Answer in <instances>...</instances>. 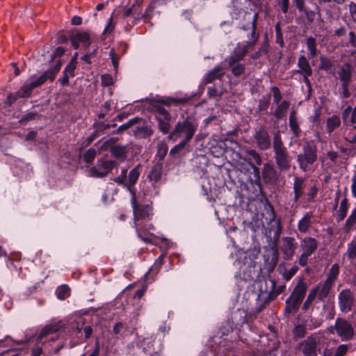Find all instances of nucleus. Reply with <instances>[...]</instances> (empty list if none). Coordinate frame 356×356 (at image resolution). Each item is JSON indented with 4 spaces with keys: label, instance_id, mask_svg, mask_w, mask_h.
Masks as SVG:
<instances>
[{
    "label": "nucleus",
    "instance_id": "f257e3e1",
    "mask_svg": "<svg viewBox=\"0 0 356 356\" xmlns=\"http://www.w3.org/2000/svg\"><path fill=\"white\" fill-rule=\"evenodd\" d=\"M197 128V124L189 120L178 122L173 131L169 135V138L173 141L181 139L187 143L193 136Z\"/></svg>",
    "mask_w": 356,
    "mask_h": 356
},
{
    "label": "nucleus",
    "instance_id": "f03ea898",
    "mask_svg": "<svg viewBox=\"0 0 356 356\" xmlns=\"http://www.w3.org/2000/svg\"><path fill=\"white\" fill-rule=\"evenodd\" d=\"M133 211H134V219H135V226L136 229L138 234V236L141 238L143 241L145 243H154V238L156 237L155 236H147L144 237L142 236V229L143 228L140 227V225L139 224V220L140 219H143L145 218L149 217L152 214V209L149 206H146L145 207H140L137 205L136 204V195H134L131 197V199Z\"/></svg>",
    "mask_w": 356,
    "mask_h": 356
},
{
    "label": "nucleus",
    "instance_id": "7ed1b4c3",
    "mask_svg": "<svg viewBox=\"0 0 356 356\" xmlns=\"http://www.w3.org/2000/svg\"><path fill=\"white\" fill-rule=\"evenodd\" d=\"M317 159V149L314 141L304 144L302 153L298 155V162L300 168L304 171L312 170V164Z\"/></svg>",
    "mask_w": 356,
    "mask_h": 356
},
{
    "label": "nucleus",
    "instance_id": "20e7f679",
    "mask_svg": "<svg viewBox=\"0 0 356 356\" xmlns=\"http://www.w3.org/2000/svg\"><path fill=\"white\" fill-rule=\"evenodd\" d=\"M236 256V261L234 262V265L242 268L243 271L245 270L247 268L248 270V275L245 276L243 275L244 279H252L254 277L255 275V271L254 270V259L250 257V251H243L241 249H238L237 252L235 253ZM245 273V272H244Z\"/></svg>",
    "mask_w": 356,
    "mask_h": 356
},
{
    "label": "nucleus",
    "instance_id": "39448f33",
    "mask_svg": "<svg viewBox=\"0 0 356 356\" xmlns=\"http://www.w3.org/2000/svg\"><path fill=\"white\" fill-rule=\"evenodd\" d=\"M139 168L140 165H137L136 168L132 169L128 176V181H126L127 179V170H124L122 171L121 175L116 177L114 181L120 185L123 186L126 188L131 194V197L136 195L135 191L133 190V186L136 183L139 175Z\"/></svg>",
    "mask_w": 356,
    "mask_h": 356
},
{
    "label": "nucleus",
    "instance_id": "423d86ee",
    "mask_svg": "<svg viewBox=\"0 0 356 356\" xmlns=\"http://www.w3.org/2000/svg\"><path fill=\"white\" fill-rule=\"evenodd\" d=\"M307 291V286L302 282H300L295 288L292 294L287 298L286 301V307L285 310L287 312L296 309L298 305L301 302Z\"/></svg>",
    "mask_w": 356,
    "mask_h": 356
},
{
    "label": "nucleus",
    "instance_id": "0eeeda50",
    "mask_svg": "<svg viewBox=\"0 0 356 356\" xmlns=\"http://www.w3.org/2000/svg\"><path fill=\"white\" fill-rule=\"evenodd\" d=\"M316 241L311 237L305 238L300 244V247L302 250L299 259V264L300 266H305L307 263L308 257L316 250L317 248Z\"/></svg>",
    "mask_w": 356,
    "mask_h": 356
},
{
    "label": "nucleus",
    "instance_id": "6e6552de",
    "mask_svg": "<svg viewBox=\"0 0 356 356\" xmlns=\"http://www.w3.org/2000/svg\"><path fill=\"white\" fill-rule=\"evenodd\" d=\"M334 329L341 341H348L353 338L354 328L352 325L343 319H337L335 322Z\"/></svg>",
    "mask_w": 356,
    "mask_h": 356
},
{
    "label": "nucleus",
    "instance_id": "1a4fd4ad",
    "mask_svg": "<svg viewBox=\"0 0 356 356\" xmlns=\"http://www.w3.org/2000/svg\"><path fill=\"white\" fill-rule=\"evenodd\" d=\"M153 9L152 5H149L146 9L144 14L141 12V8L139 4L134 3L131 8H124L122 12V17L126 19L129 17H131L135 19H140L143 17H148L149 15V11Z\"/></svg>",
    "mask_w": 356,
    "mask_h": 356
},
{
    "label": "nucleus",
    "instance_id": "9d476101",
    "mask_svg": "<svg viewBox=\"0 0 356 356\" xmlns=\"http://www.w3.org/2000/svg\"><path fill=\"white\" fill-rule=\"evenodd\" d=\"M70 41L74 49H78L80 46L86 49L91 43L90 35L88 32H77L72 35Z\"/></svg>",
    "mask_w": 356,
    "mask_h": 356
},
{
    "label": "nucleus",
    "instance_id": "9b49d317",
    "mask_svg": "<svg viewBox=\"0 0 356 356\" xmlns=\"http://www.w3.org/2000/svg\"><path fill=\"white\" fill-rule=\"evenodd\" d=\"M156 112V119L159 122V129L163 134H167L170 127V115L168 112L162 107H159Z\"/></svg>",
    "mask_w": 356,
    "mask_h": 356
},
{
    "label": "nucleus",
    "instance_id": "f8f14e48",
    "mask_svg": "<svg viewBox=\"0 0 356 356\" xmlns=\"http://www.w3.org/2000/svg\"><path fill=\"white\" fill-rule=\"evenodd\" d=\"M316 339L309 337L300 344L299 349L305 356H316Z\"/></svg>",
    "mask_w": 356,
    "mask_h": 356
},
{
    "label": "nucleus",
    "instance_id": "ddd939ff",
    "mask_svg": "<svg viewBox=\"0 0 356 356\" xmlns=\"http://www.w3.org/2000/svg\"><path fill=\"white\" fill-rule=\"evenodd\" d=\"M339 306L342 311L350 310L353 304V294L350 290L344 289L339 295Z\"/></svg>",
    "mask_w": 356,
    "mask_h": 356
},
{
    "label": "nucleus",
    "instance_id": "4468645a",
    "mask_svg": "<svg viewBox=\"0 0 356 356\" xmlns=\"http://www.w3.org/2000/svg\"><path fill=\"white\" fill-rule=\"evenodd\" d=\"M33 88L26 81L24 85L19 89V90L14 95L10 94L8 97V101L10 104L14 102L17 98L19 97H29L31 95Z\"/></svg>",
    "mask_w": 356,
    "mask_h": 356
},
{
    "label": "nucleus",
    "instance_id": "2eb2a0df",
    "mask_svg": "<svg viewBox=\"0 0 356 356\" xmlns=\"http://www.w3.org/2000/svg\"><path fill=\"white\" fill-rule=\"evenodd\" d=\"M276 163L282 170H286L290 167L291 159L288 155L287 151L284 150L275 153Z\"/></svg>",
    "mask_w": 356,
    "mask_h": 356
},
{
    "label": "nucleus",
    "instance_id": "dca6fc26",
    "mask_svg": "<svg viewBox=\"0 0 356 356\" xmlns=\"http://www.w3.org/2000/svg\"><path fill=\"white\" fill-rule=\"evenodd\" d=\"M254 138L258 146L262 149H266L270 146V140L267 131L260 129L256 132Z\"/></svg>",
    "mask_w": 356,
    "mask_h": 356
},
{
    "label": "nucleus",
    "instance_id": "f3484780",
    "mask_svg": "<svg viewBox=\"0 0 356 356\" xmlns=\"http://www.w3.org/2000/svg\"><path fill=\"white\" fill-rule=\"evenodd\" d=\"M58 330V327L56 325H47L45 327H44L38 334V339L40 341L43 340L44 338L48 337L51 335L49 337V339L54 340L56 339L57 335L56 334V332Z\"/></svg>",
    "mask_w": 356,
    "mask_h": 356
},
{
    "label": "nucleus",
    "instance_id": "a211bd4d",
    "mask_svg": "<svg viewBox=\"0 0 356 356\" xmlns=\"http://www.w3.org/2000/svg\"><path fill=\"white\" fill-rule=\"evenodd\" d=\"M339 76L340 80L343 82V87L345 88L350 80V65L345 64L343 65L339 72Z\"/></svg>",
    "mask_w": 356,
    "mask_h": 356
},
{
    "label": "nucleus",
    "instance_id": "6ab92c4d",
    "mask_svg": "<svg viewBox=\"0 0 356 356\" xmlns=\"http://www.w3.org/2000/svg\"><path fill=\"white\" fill-rule=\"evenodd\" d=\"M48 74H49V72H44V74H41L39 76H38L36 75H33L29 79H27L26 81L33 89V88L38 87L40 85L43 84L48 79V78H47Z\"/></svg>",
    "mask_w": 356,
    "mask_h": 356
},
{
    "label": "nucleus",
    "instance_id": "aec40b11",
    "mask_svg": "<svg viewBox=\"0 0 356 356\" xmlns=\"http://www.w3.org/2000/svg\"><path fill=\"white\" fill-rule=\"evenodd\" d=\"M134 135L139 138H145L152 134L151 128L147 125L138 126L132 129Z\"/></svg>",
    "mask_w": 356,
    "mask_h": 356
},
{
    "label": "nucleus",
    "instance_id": "412c9836",
    "mask_svg": "<svg viewBox=\"0 0 356 356\" xmlns=\"http://www.w3.org/2000/svg\"><path fill=\"white\" fill-rule=\"evenodd\" d=\"M338 274H339V266L337 264H334L330 268L329 275L325 282L323 288L325 289L326 290H327L329 289V287L330 286V285L332 284V283L333 282V281L334 280V279L338 275Z\"/></svg>",
    "mask_w": 356,
    "mask_h": 356
},
{
    "label": "nucleus",
    "instance_id": "4be33fe9",
    "mask_svg": "<svg viewBox=\"0 0 356 356\" xmlns=\"http://www.w3.org/2000/svg\"><path fill=\"white\" fill-rule=\"evenodd\" d=\"M225 73L224 70L222 67L218 66L213 69V71L208 73L205 77L204 80L206 83L212 82L214 79L220 78Z\"/></svg>",
    "mask_w": 356,
    "mask_h": 356
},
{
    "label": "nucleus",
    "instance_id": "5701e85b",
    "mask_svg": "<svg viewBox=\"0 0 356 356\" xmlns=\"http://www.w3.org/2000/svg\"><path fill=\"white\" fill-rule=\"evenodd\" d=\"M298 65L300 70L304 72L305 76H310L312 74V69L306 59V58L302 56L299 58ZM305 81L308 82V79L307 77L305 78Z\"/></svg>",
    "mask_w": 356,
    "mask_h": 356
},
{
    "label": "nucleus",
    "instance_id": "b1692460",
    "mask_svg": "<svg viewBox=\"0 0 356 356\" xmlns=\"http://www.w3.org/2000/svg\"><path fill=\"white\" fill-rule=\"evenodd\" d=\"M161 165H156L152 167V170L147 175V178L150 181H158L161 178Z\"/></svg>",
    "mask_w": 356,
    "mask_h": 356
},
{
    "label": "nucleus",
    "instance_id": "393cba45",
    "mask_svg": "<svg viewBox=\"0 0 356 356\" xmlns=\"http://www.w3.org/2000/svg\"><path fill=\"white\" fill-rule=\"evenodd\" d=\"M341 124L339 117L337 115H332L327 120V129L329 133H331L334 129L338 127Z\"/></svg>",
    "mask_w": 356,
    "mask_h": 356
},
{
    "label": "nucleus",
    "instance_id": "a878e982",
    "mask_svg": "<svg viewBox=\"0 0 356 356\" xmlns=\"http://www.w3.org/2000/svg\"><path fill=\"white\" fill-rule=\"evenodd\" d=\"M343 116L346 124H349V121L351 124L356 123V107L354 108L353 112H351L350 108H346Z\"/></svg>",
    "mask_w": 356,
    "mask_h": 356
},
{
    "label": "nucleus",
    "instance_id": "bb28decb",
    "mask_svg": "<svg viewBox=\"0 0 356 356\" xmlns=\"http://www.w3.org/2000/svg\"><path fill=\"white\" fill-rule=\"evenodd\" d=\"M240 49H241V47H240V46H238V48L236 49V50H235L236 58L230 57L229 58L228 62H229V66L234 65L237 60L241 59L246 54L247 49H246L245 46L242 47L241 51L240 50Z\"/></svg>",
    "mask_w": 356,
    "mask_h": 356
},
{
    "label": "nucleus",
    "instance_id": "cd10ccee",
    "mask_svg": "<svg viewBox=\"0 0 356 356\" xmlns=\"http://www.w3.org/2000/svg\"><path fill=\"white\" fill-rule=\"evenodd\" d=\"M115 163L112 161H99L97 166L101 168L105 176L113 168Z\"/></svg>",
    "mask_w": 356,
    "mask_h": 356
},
{
    "label": "nucleus",
    "instance_id": "c85d7f7f",
    "mask_svg": "<svg viewBox=\"0 0 356 356\" xmlns=\"http://www.w3.org/2000/svg\"><path fill=\"white\" fill-rule=\"evenodd\" d=\"M311 216L306 214L299 222H298V229L301 232H306L311 225Z\"/></svg>",
    "mask_w": 356,
    "mask_h": 356
},
{
    "label": "nucleus",
    "instance_id": "c756f323",
    "mask_svg": "<svg viewBox=\"0 0 356 356\" xmlns=\"http://www.w3.org/2000/svg\"><path fill=\"white\" fill-rule=\"evenodd\" d=\"M289 106V104L286 101L282 102L280 105H278L275 111V115L276 118L277 119L283 118L285 115Z\"/></svg>",
    "mask_w": 356,
    "mask_h": 356
},
{
    "label": "nucleus",
    "instance_id": "7c9ffc66",
    "mask_svg": "<svg viewBox=\"0 0 356 356\" xmlns=\"http://www.w3.org/2000/svg\"><path fill=\"white\" fill-rule=\"evenodd\" d=\"M56 293L58 299L65 300L70 296V289L65 285L60 286L56 289Z\"/></svg>",
    "mask_w": 356,
    "mask_h": 356
},
{
    "label": "nucleus",
    "instance_id": "2f4dec72",
    "mask_svg": "<svg viewBox=\"0 0 356 356\" xmlns=\"http://www.w3.org/2000/svg\"><path fill=\"white\" fill-rule=\"evenodd\" d=\"M112 154L117 159H124L126 154V149L122 146H115L111 150Z\"/></svg>",
    "mask_w": 356,
    "mask_h": 356
},
{
    "label": "nucleus",
    "instance_id": "473e14b6",
    "mask_svg": "<svg viewBox=\"0 0 356 356\" xmlns=\"http://www.w3.org/2000/svg\"><path fill=\"white\" fill-rule=\"evenodd\" d=\"M307 49L309 51V56L314 57L317 54V50L316 47V41L313 38H309L307 40Z\"/></svg>",
    "mask_w": 356,
    "mask_h": 356
},
{
    "label": "nucleus",
    "instance_id": "72a5a7b5",
    "mask_svg": "<svg viewBox=\"0 0 356 356\" xmlns=\"http://www.w3.org/2000/svg\"><path fill=\"white\" fill-rule=\"evenodd\" d=\"M273 149L275 153L286 150V149L283 146L280 136L277 134L274 137Z\"/></svg>",
    "mask_w": 356,
    "mask_h": 356
},
{
    "label": "nucleus",
    "instance_id": "f704fd0d",
    "mask_svg": "<svg viewBox=\"0 0 356 356\" xmlns=\"http://www.w3.org/2000/svg\"><path fill=\"white\" fill-rule=\"evenodd\" d=\"M289 125L291 127V129L293 131L295 136H298L299 133V128L298 123L295 118V112L293 111L291 113L290 117H289Z\"/></svg>",
    "mask_w": 356,
    "mask_h": 356
},
{
    "label": "nucleus",
    "instance_id": "c9c22d12",
    "mask_svg": "<svg viewBox=\"0 0 356 356\" xmlns=\"http://www.w3.org/2000/svg\"><path fill=\"white\" fill-rule=\"evenodd\" d=\"M293 242H294V239L292 238H287L285 240V244L284 245V250L285 252H287L290 255L293 254L294 249H295Z\"/></svg>",
    "mask_w": 356,
    "mask_h": 356
},
{
    "label": "nucleus",
    "instance_id": "e433bc0d",
    "mask_svg": "<svg viewBox=\"0 0 356 356\" xmlns=\"http://www.w3.org/2000/svg\"><path fill=\"white\" fill-rule=\"evenodd\" d=\"M88 176L95 178H101L105 177V173L102 172L101 168H99L96 165L89 170Z\"/></svg>",
    "mask_w": 356,
    "mask_h": 356
},
{
    "label": "nucleus",
    "instance_id": "4c0bfd02",
    "mask_svg": "<svg viewBox=\"0 0 356 356\" xmlns=\"http://www.w3.org/2000/svg\"><path fill=\"white\" fill-rule=\"evenodd\" d=\"M61 65H62V63H61L60 60H58L56 62V65L53 67V69L49 70L46 72H49V74L47 75V78L53 81L55 79V76L59 72Z\"/></svg>",
    "mask_w": 356,
    "mask_h": 356
},
{
    "label": "nucleus",
    "instance_id": "58836bf2",
    "mask_svg": "<svg viewBox=\"0 0 356 356\" xmlns=\"http://www.w3.org/2000/svg\"><path fill=\"white\" fill-rule=\"evenodd\" d=\"M348 211V204L346 200H343L340 203V207L339 209V220H342L344 218L347 213Z\"/></svg>",
    "mask_w": 356,
    "mask_h": 356
},
{
    "label": "nucleus",
    "instance_id": "ea45409f",
    "mask_svg": "<svg viewBox=\"0 0 356 356\" xmlns=\"http://www.w3.org/2000/svg\"><path fill=\"white\" fill-rule=\"evenodd\" d=\"M110 57L111 58L112 64L113 65L114 70L117 71L118 64H119V60L120 58V56L118 55L113 49H112L110 51L109 53Z\"/></svg>",
    "mask_w": 356,
    "mask_h": 356
},
{
    "label": "nucleus",
    "instance_id": "a19ab883",
    "mask_svg": "<svg viewBox=\"0 0 356 356\" xmlns=\"http://www.w3.org/2000/svg\"><path fill=\"white\" fill-rule=\"evenodd\" d=\"M76 67V63L70 62L64 70L63 73H66L71 77L74 76V70Z\"/></svg>",
    "mask_w": 356,
    "mask_h": 356
},
{
    "label": "nucleus",
    "instance_id": "79ce46f5",
    "mask_svg": "<svg viewBox=\"0 0 356 356\" xmlns=\"http://www.w3.org/2000/svg\"><path fill=\"white\" fill-rule=\"evenodd\" d=\"M95 155V150L94 149H90L85 153L84 159L87 163H90L94 160Z\"/></svg>",
    "mask_w": 356,
    "mask_h": 356
},
{
    "label": "nucleus",
    "instance_id": "37998d69",
    "mask_svg": "<svg viewBox=\"0 0 356 356\" xmlns=\"http://www.w3.org/2000/svg\"><path fill=\"white\" fill-rule=\"evenodd\" d=\"M348 345L342 344L338 346L337 348L335 356H343L348 351Z\"/></svg>",
    "mask_w": 356,
    "mask_h": 356
},
{
    "label": "nucleus",
    "instance_id": "c03bdc74",
    "mask_svg": "<svg viewBox=\"0 0 356 356\" xmlns=\"http://www.w3.org/2000/svg\"><path fill=\"white\" fill-rule=\"evenodd\" d=\"M356 222V209H354L351 213V215L348 217L346 220V227L349 229L354 223Z\"/></svg>",
    "mask_w": 356,
    "mask_h": 356
},
{
    "label": "nucleus",
    "instance_id": "a18cd8bd",
    "mask_svg": "<svg viewBox=\"0 0 356 356\" xmlns=\"http://www.w3.org/2000/svg\"><path fill=\"white\" fill-rule=\"evenodd\" d=\"M102 85L108 86L113 83V79L109 74H103L102 76Z\"/></svg>",
    "mask_w": 356,
    "mask_h": 356
},
{
    "label": "nucleus",
    "instance_id": "49530a36",
    "mask_svg": "<svg viewBox=\"0 0 356 356\" xmlns=\"http://www.w3.org/2000/svg\"><path fill=\"white\" fill-rule=\"evenodd\" d=\"M347 254L350 258L356 256V243H352L348 245Z\"/></svg>",
    "mask_w": 356,
    "mask_h": 356
},
{
    "label": "nucleus",
    "instance_id": "de8ad7c7",
    "mask_svg": "<svg viewBox=\"0 0 356 356\" xmlns=\"http://www.w3.org/2000/svg\"><path fill=\"white\" fill-rule=\"evenodd\" d=\"M232 71L234 75L238 76L244 72V67L243 65L238 64L232 67Z\"/></svg>",
    "mask_w": 356,
    "mask_h": 356
},
{
    "label": "nucleus",
    "instance_id": "09e8293b",
    "mask_svg": "<svg viewBox=\"0 0 356 356\" xmlns=\"http://www.w3.org/2000/svg\"><path fill=\"white\" fill-rule=\"evenodd\" d=\"M248 154L250 156H251L254 159V161L257 165L261 164V159L260 156L259 155V154L256 151L250 150L248 152Z\"/></svg>",
    "mask_w": 356,
    "mask_h": 356
},
{
    "label": "nucleus",
    "instance_id": "8fccbe9b",
    "mask_svg": "<svg viewBox=\"0 0 356 356\" xmlns=\"http://www.w3.org/2000/svg\"><path fill=\"white\" fill-rule=\"evenodd\" d=\"M186 144V143H185V142H183L181 140V142L178 145H177L172 149H171L170 154H177V152H179L180 150H181L184 147Z\"/></svg>",
    "mask_w": 356,
    "mask_h": 356
},
{
    "label": "nucleus",
    "instance_id": "3c124183",
    "mask_svg": "<svg viewBox=\"0 0 356 356\" xmlns=\"http://www.w3.org/2000/svg\"><path fill=\"white\" fill-rule=\"evenodd\" d=\"M318 291V287L314 288L308 294V302H312L317 296Z\"/></svg>",
    "mask_w": 356,
    "mask_h": 356
},
{
    "label": "nucleus",
    "instance_id": "603ef678",
    "mask_svg": "<svg viewBox=\"0 0 356 356\" xmlns=\"http://www.w3.org/2000/svg\"><path fill=\"white\" fill-rule=\"evenodd\" d=\"M113 29H114V24L113 23V17L111 16V18L109 19V21H108L106 26L104 29V33H111L113 30Z\"/></svg>",
    "mask_w": 356,
    "mask_h": 356
},
{
    "label": "nucleus",
    "instance_id": "864d4df0",
    "mask_svg": "<svg viewBox=\"0 0 356 356\" xmlns=\"http://www.w3.org/2000/svg\"><path fill=\"white\" fill-rule=\"evenodd\" d=\"M272 90L273 92V101H274V102L277 104V103H279V102L280 101V99H281L280 92L278 88H273Z\"/></svg>",
    "mask_w": 356,
    "mask_h": 356
},
{
    "label": "nucleus",
    "instance_id": "5fc2aeb1",
    "mask_svg": "<svg viewBox=\"0 0 356 356\" xmlns=\"http://www.w3.org/2000/svg\"><path fill=\"white\" fill-rule=\"evenodd\" d=\"M138 118H133L129 120L127 122L124 123L121 126V129H127L131 127L134 124L138 122Z\"/></svg>",
    "mask_w": 356,
    "mask_h": 356
},
{
    "label": "nucleus",
    "instance_id": "6e6d98bb",
    "mask_svg": "<svg viewBox=\"0 0 356 356\" xmlns=\"http://www.w3.org/2000/svg\"><path fill=\"white\" fill-rule=\"evenodd\" d=\"M349 10L353 18L356 19V4L355 3L351 2L349 4Z\"/></svg>",
    "mask_w": 356,
    "mask_h": 356
},
{
    "label": "nucleus",
    "instance_id": "4d7b16f0",
    "mask_svg": "<svg viewBox=\"0 0 356 356\" xmlns=\"http://www.w3.org/2000/svg\"><path fill=\"white\" fill-rule=\"evenodd\" d=\"M282 10L284 13H286L289 8V0H280Z\"/></svg>",
    "mask_w": 356,
    "mask_h": 356
},
{
    "label": "nucleus",
    "instance_id": "13d9d810",
    "mask_svg": "<svg viewBox=\"0 0 356 356\" xmlns=\"http://www.w3.org/2000/svg\"><path fill=\"white\" fill-rule=\"evenodd\" d=\"M298 270V268L297 267H292L289 271L288 273L286 274V277L287 280L290 279L291 277H293L296 273L297 272Z\"/></svg>",
    "mask_w": 356,
    "mask_h": 356
},
{
    "label": "nucleus",
    "instance_id": "bf43d9fd",
    "mask_svg": "<svg viewBox=\"0 0 356 356\" xmlns=\"http://www.w3.org/2000/svg\"><path fill=\"white\" fill-rule=\"evenodd\" d=\"M293 1L296 3V6L297 8L300 11L303 10L304 4H305L304 0H293Z\"/></svg>",
    "mask_w": 356,
    "mask_h": 356
},
{
    "label": "nucleus",
    "instance_id": "052dcab7",
    "mask_svg": "<svg viewBox=\"0 0 356 356\" xmlns=\"http://www.w3.org/2000/svg\"><path fill=\"white\" fill-rule=\"evenodd\" d=\"M83 331H84V334H85L86 339L90 338L92 334V330L91 327L90 326L85 327Z\"/></svg>",
    "mask_w": 356,
    "mask_h": 356
},
{
    "label": "nucleus",
    "instance_id": "680f3d73",
    "mask_svg": "<svg viewBox=\"0 0 356 356\" xmlns=\"http://www.w3.org/2000/svg\"><path fill=\"white\" fill-rule=\"evenodd\" d=\"M71 77L66 73H63V77L60 79L58 81L61 83L62 85H66L69 82V78Z\"/></svg>",
    "mask_w": 356,
    "mask_h": 356
},
{
    "label": "nucleus",
    "instance_id": "e2e57ef3",
    "mask_svg": "<svg viewBox=\"0 0 356 356\" xmlns=\"http://www.w3.org/2000/svg\"><path fill=\"white\" fill-rule=\"evenodd\" d=\"M349 40H350V43L352 44V45L353 47H356V36L352 31H350L349 33Z\"/></svg>",
    "mask_w": 356,
    "mask_h": 356
},
{
    "label": "nucleus",
    "instance_id": "0e129e2a",
    "mask_svg": "<svg viewBox=\"0 0 356 356\" xmlns=\"http://www.w3.org/2000/svg\"><path fill=\"white\" fill-rule=\"evenodd\" d=\"M208 93L210 96H215V95H220L222 93V92H219L218 91L216 88H209L208 89Z\"/></svg>",
    "mask_w": 356,
    "mask_h": 356
},
{
    "label": "nucleus",
    "instance_id": "69168bd1",
    "mask_svg": "<svg viewBox=\"0 0 356 356\" xmlns=\"http://www.w3.org/2000/svg\"><path fill=\"white\" fill-rule=\"evenodd\" d=\"M351 190L353 195L356 197V176L353 177V182L351 184Z\"/></svg>",
    "mask_w": 356,
    "mask_h": 356
},
{
    "label": "nucleus",
    "instance_id": "338daca9",
    "mask_svg": "<svg viewBox=\"0 0 356 356\" xmlns=\"http://www.w3.org/2000/svg\"><path fill=\"white\" fill-rule=\"evenodd\" d=\"M145 290H146V286H144L142 289L137 290L135 293V297L140 298L143 296Z\"/></svg>",
    "mask_w": 356,
    "mask_h": 356
},
{
    "label": "nucleus",
    "instance_id": "774afa93",
    "mask_svg": "<svg viewBox=\"0 0 356 356\" xmlns=\"http://www.w3.org/2000/svg\"><path fill=\"white\" fill-rule=\"evenodd\" d=\"M170 330V326L165 323L160 326L159 330L164 334L168 333Z\"/></svg>",
    "mask_w": 356,
    "mask_h": 356
}]
</instances>
